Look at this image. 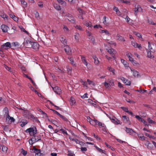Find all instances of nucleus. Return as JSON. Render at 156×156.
Listing matches in <instances>:
<instances>
[{"mask_svg":"<svg viewBox=\"0 0 156 156\" xmlns=\"http://www.w3.org/2000/svg\"><path fill=\"white\" fill-rule=\"evenodd\" d=\"M22 154L23 155H26L27 154V151H25L24 150H23V149H22Z\"/></svg>","mask_w":156,"mask_h":156,"instance_id":"nucleus-60","label":"nucleus"},{"mask_svg":"<svg viewBox=\"0 0 156 156\" xmlns=\"http://www.w3.org/2000/svg\"><path fill=\"white\" fill-rule=\"evenodd\" d=\"M32 45V46L31 47H32L35 51H37L39 49V45L38 43L33 42Z\"/></svg>","mask_w":156,"mask_h":156,"instance_id":"nucleus-11","label":"nucleus"},{"mask_svg":"<svg viewBox=\"0 0 156 156\" xmlns=\"http://www.w3.org/2000/svg\"><path fill=\"white\" fill-rule=\"evenodd\" d=\"M122 119L125 122H127L129 120V118L127 117L126 115H124L122 116Z\"/></svg>","mask_w":156,"mask_h":156,"instance_id":"nucleus-35","label":"nucleus"},{"mask_svg":"<svg viewBox=\"0 0 156 156\" xmlns=\"http://www.w3.org/2000/svg\"><path fill=\"white\" fill-rule=\"evenodd\" d=\"M75 28L79 30L83 31V29L82 28V27L79 25H76L75 27Z\"/></svg>","mask_w":156,"mask_h":156,"instance_id":"nucleus-36","label":"nucleus"},{"mask_svg":"<svg viewBox=\"0 0 156 156\" xmlns=\"http://www.w3.org/2000/svg\"><path fill=\"white\" fill-rule=\"evenodd\" d=\"M93 58L94 60V63L96 65H98L99 63V61L98 58L95 56H93Z\"/></svg>","mask_w":156,"mask_h":156,"instance_id":"nucleus-27","label":"nucleus"},{"mask_svg":"<svg viewBox=\"0 0 156 156\" xmlns=\"http://www.w3.org/2000/svg\"><path fill=\"white\" fill-rule=\"evenodd\" d=\"M25 132L26 133H29L30 135L33 136L32 137L34 142L35 143L41 140V137L40 136H36L35 134L37 133V130L36 127H31L27 129Z\"/></svg>","mask_w":156,"mask_h":156,"instance_id":"nucleus-1","label":"nucleus"},{"mask_svg":"<svg viewBox=\"0 0 156 156\" xmlns=\"http://www.w3.org/2000/svg\"><path fill=\"white\" fill-rule=\"evenodd\" d=\"M92 135L95 137L97 140H100V138L98 135H96L95 134L93 133Z\"/></svg>","mask_w":156,"mask_h":156,"instance_id":"nucleus-64","label":"nucleus"},{"mask_svg":"<svg viewBox=\"0 0 156 156\" xmlns=\"http://www.w3.org/2000/svg\"><path fill=\"white\" fill-rule=\"evenodd\" d=\"M138 137L142 140H145L146 137L144 136H139V134L137 133Z\"/></svg>","mask_w":156,"mask_h":156,"instance_id":"nucleus-44","label":"nucleus"},{"mask_svg":"<svg viewBox=\"0 0 156 156\" xmlns=\"http://www.w3.org/2000/svg\"><path fill=\"white\" fill-rule=\"evenodd\" d=\"M68 59H69L70 63L73 65L75 66L76 64L73 61V58L72 57H69L68 58Z\"/></svg>","mask_w":156,"mask_h":156,"instance_id":"nucleus-24","label":"nucleus"},{"mask_svg":"<svg viewBox=\"0 0 156 156\" xmlns=\"http://www.w3.org/2000/svg\"><path fill=\"white\" fill-rule=\"evenodd\" d=\"M81 151H86L87 150V149L86 147H81L80 148Z\"/></svg>","mask_w":156,"mask_h":156,"instance_id":"nucleus-59","label":"nucleus"},{"mask_svg":"<svg viewBox=\"0 0 156 156\" xmlns=\"http://www.w3.org/2000/svg\"><path fill=\"white\" fill-rule=\"evenodd\" d=\"M125 131L128 133H129L130 135H135L136 133L132 129L125 127Z\"/></svg>","mask_w":156,"mask_h":156,"instance_id":"nucleus-10","label":"nucleus"},{"mask_svg":"<svg viewBox=\"0 0 156 156\" xmlns=\"http://www.w3.org/2000/svg\"><path fill=\"white\" fill-rule=\"evenodd\" d=\"M87 82L88 83V84L89 85H92L93 86H95V84L92 81L90 80L89 79H88L87 80Z\"/></svg>","mask_w":156,"mask_h":156,"instance_id":"nucleus-30","label":"nucleus"},{"mask_svg":"<svg viewBox=\"0 0 156 156\" xmlns=\"http://www.w3.org/2000/svg\"><path fill=\"white\" fill-rule=\"evenodd\" d=\"M108 43L111 45H114L115 46H116V43L114 42V41H110Z\"/></svg>","mask_w":156,"mask_h":156,"instance_id":"nucleus-63","label":"nucleus"},{"mask_svg":"<svg viewBox=\"0 0 156 156\" xmlns=\"http://www.w3.org/2000/svg\"><path fill=\"white\" fill-rule=\"evenodd\" d=\"M1 28L3 32H6L8 31V26L5 25H2L1 26Z\"/></svg>","mask_w":156,"mask_h":156,"instance_id":"nucleus-17","label":"nucleus"},{"mask_svg":"<svg viewBox=\"0 0 156 156\" xmlns=\"http://www.w3.org/2000/svg\"><path fill=\"white\" fill-rule=\"evenodd\" d=\"M134 34L136 35L139 38H141L142 37V35L140 33L136 32H134Z\"/></svg>","mask_w":156,"mask_h":156,"instance_id":"nucleus-53","label":"nucleus"},{"mask_svg":"<svg viewBox=\"0 0 156 156\" xmlns=\"http://www.w3.org/2000/svg\"><path fill=\"white\" fill-rule=\"evenodd\" d=\"M20 28L21 31H22L25 33L27 34H29V33L27 30H26L23 27H20Z\"/></svg>","mask_w":156,"mask_h":156,"instance_id":"nucleus-46","label":"nucleus"},{"mask_svg":"<svg viewBox=\"0 0 156 156\" xmlns=\"http://www.w3.org/2000/svg\"><path fill=\"white\" fill-rule=\"evenodd\" d=\"M124 83L126 85H130L131 84V82L129 80L126 79Z\"/></svg>","mask_w":156,"mask_h":156,"instance_id":"nucleus-45","label":"nucleus"},{"mask_svg":"<svg viewBox=\"0 0 156 156\" xmlns=\"http://www.w3.org/2000/svg\"><path fill=\"white\" fill-rule=\"evenodd\" d=\"M68 155L69 156H74V154H73V153L70 151H68Z\"/></svg>","mask_w":156,"mask_h":156,"instance_id":"nucleus-58","label":"nucleus"},{"mask_svg":"<svg viewBox=\"0 0 156 156\" xmlns=\"http://www.w3.org/2000/svg\"><path fill=\"white\" fill-rule=\"evenodd\" d=\"M60 40L61 42L64 44V45L66 44L67 41L65 38H64L63 37H61L60 39Z\"/></svg>","mask_w":156,"mask_h":156,"instance_id":"nucleus-34","label":"nucleus"},{"mask_svg":"<svg viewBox=\"0 0 156 156\" xmlns=\"http://www.w3.org/2000/svg\"><path fill=\"white\" fill-rule=\"evenodd\" d=\"M58 2V3L60 4H61L62 5H63V6H65L66 5V2L63 1L62 0H57Z\"/></svg>","mask_w":156,"mask_h":156,"instance_id":"nucleus-33","label":"nucleus"},{"mask_svg":"<svg viewBox=\"0 0 156 156\" xmlns=\"http://www.w3.org/2000/svg\"><path fill=\"white\" fill-rule=\"evenodd\" d=\"M100 32L101 33H105L106 35H109V32L107 30H100Z\"/></svg>","mask_w":156,"mask_h":156,"instance_id":"nucleus-37","label":"nucleus"},{"mask_svg":"<svg viewBox=\"0 0 156 156\" xmlns=\"http://www.w3.org/2000/svg\"><path fill=\"white\" fill-rule=\"evenodd\" d=\"M29 143L30 144L32 145L33 144L35 143V142H34V140L32 139V138L31 139H30L29 140Z\"/></svg>","mask_w":156,"mask_h":156,"instance_id":"nucleus-55","label":"nucleus"},{"mask_svg":"<svg viewBox=\"0 0 156 156\" xmlns=\"http://www.w3.org/2000/svg\"><path fill=\"white\" fill-rule=\"evenodd\" d=\"M66 18L72 23H74L75 21L74 17L72 15L69 14H67L66 15Z\"/></svg>","mask_w":156,"mask_h":156,"instance_id":"nucleus-8","label":"nucleus"},{"mask_svg":"<svg viewBox=\"0 0 156 156\" xmlns=\"http://www.w3.org/2000/svg\"><path fill=\"white\" fill-rule=\"evenodd\" d=\"M147 120L149 123L151 124H155L156 123L155 121L151 119L150 118H148L147 119Z\"/></svg>","mask_w":156,"mask_h":156,"instance_id":"nucleus-29","label":"nucleus"},{"mask_svg":"<svg viewBox=\"0 0 156 156\" xmlns=\"http://www.w3.org/2000/svg\"><path fill=\"white\" fill-rule=\"evenodd\" d=\"M104 84L105 86L107 88H108L109 87L111 86V85H110V84L108 83H107L106 81H105Z\"/></svg>","mask_w":156,"mask_h":156,"instance_id":"nucleus-42","label":"nucleus"},{"mask_svg":"<svg viewBox=\"0 0 156 156\" xmlns=\"http://www.w3.org/2000/svg\"><path fill=\"white\" fill-rule=\"evenodd\" d=\"M131 44L135 48H138L139 49H140L142 48L141 44H138L134 41H131Z\"/></svg>","mask_w":156,"mask_h":156,"instance_id":"nucleus-12","label":"nucleus"},{"mask_svg":"<svg viewBox=\"0 0 156 156\" xmlns=\"http://www.w3.org/2000/svg\"><path fill=\"white\" fill-rule=\"evenodd\" d=\"M133 75L135 77H138L140 76L139 75V73L136 70H134Z\"/></svg>","mask_w":156,"mask_h":156,"instance_id":"nucleus-31","label":"nucleus"},{"mask_svg":"<svg viewBox=\"0 0 156 156\" xmlns=\"http://www.w3.org/2000/svg\"><path fill=\"white\" fill-rule=\"evenodd\" d=\"M53 6L55 8L58 10H59L61 9L60 6L57 4H53Z\"/></svg>","mask_w":156,"mask_h":156,"instance_id":"nucleus-32","label":"nucleus"},{"mask_svg":"<svg viewBox=\"0 0 156 156\" xmlns=\"http://www.w3.org/2000/svg\"><path fill=\"white\" fill-rule=\"evenodd\" d=\"M12 45L15 47H18L19 46V43L17 42H13L12 43Z\"/></svg>","mask_w":156,"mask_h":156,"instance_id":"nucleus-47","label":"nucleus"},{"mask_svg":"<svg viewBox=\"0 0 156 156\" xmlns=\"http://www.w3.org/2000/svg\"><path fill=\"white\" fill-rule=\"evenodd\" d=\"M11 45L10 42H8L2 45V47L4 50L7 49L8 48H10Z\"/></svg>","mask_w":156,"mask_h":156,"instance_id":"nucleus-7","label":"nucleus"},{"mask_svg":"<svg viewBox=\"0 0 156 156\" xmlns=\"http://www.w3.org/2000/svg\"><path fill=\"white\" fill-rule=\"evenodd\" d=\"M78 11L80 14L83 15L84 13V11L82 9L80 8H79L78 9Z\"/></svg>","mask_w":156,"mask_h":156,"instance_id":"nucleus-57","label":"nucleus"},{"mask_svg":"<svg viewBox=\"0 0 156 156\" xmlns=\"http://www.w3.org/2000/svg\"><path fill=\"white\" fill-rule=\"evenodd\" d=\"M147 22L149 24L153 25H155V23H154V22L152 20H147Z\"/></svg>","mask_w":156,"mask_h":156,"instance_id":"nucleus-54","label":"nucleus"},{"mask_svg":"<svg viewBox=\"0 0 156 156\" xmlns=\"http://www.w3.org/2000/svg\"><path fill=\"white\" fill-rule=\"evenodd\" d=\"M4 67L6 70L12 73L14 75L15 74V72L14 70L10 67H8L5 65H4Z\"/></svg>","mask_w":156,"mask_h":156,"instance_id":"nucleus-16","label":"nucleus"},{"mask_svg":"<svg viewBox=\"0 0 156 156\" xmlns=\"http://www.w3.org/2000/svg\"><path fill=\"white\" fill-rule=\"evenodd\" d=\"M79 37L80 35L79 34L77 33H76L75 35L74 36L75 38L76 41L77 42L79 41Z\"/></svg>","mask_w":156,"mask_h":156,"instance_id":"nucleus-38","label":"nucleus"},{"mask_svg":"<svg viewBox=\"0 0 156 156\" xmlns=\"http://www.w3.org/2000/svg\"><path fill=\"white\" fill-rule=\"evenodd\" d=\"M70 101V102L72 103V105H73L75 103L76 101L72 97L71 98Z\"/></svg>","mask_w":156,"mask_h":156,"instance_id":"nucleus-56","label":"nucleus"},{"mask_svg":"<svg viewBox=\"0 0 156 156\" xmlns=\"http://www.w3.org/2000/svg\"><path fill=\"white\" fill-rule=\"evenodd\" d=\"M59 116L64 121L66 122H67L68 121V119L65 116H64L60 115Z\"/></svg>","mask_w":156,"mask_h":156,"instance_id":"nucleus-43","label":"nucleus"},{"mask_svg":"<svg viewBox=\"0 0 156 156\" xmlns=\"http://www.w3.org/2000/svg\"><path fill=\"white\" fill-rule=\"evenodd\" d=\"M148 50H147V57L149 58H153L154 57V53L155 52L154 48L155 47V45L153 43H150L148 42Z\"/></svg>","mask_w":156,"mask_h":156,"instance_id":"nucleus-2","label":"nucleus"},{"mask_svg":"<svg viewBox=\"0 0 156 156\" xmlns=\"http://www.w3.org/2000/svg\"><path fill=\"white\" fill-rule=\"evenodd\" d=\"M121 108L124 111L127 112H129V111L128 110V108L125 107H121Z\"/></svg>","mask_w":156,"mask_h":156,"instance_id":"nucleus-48","label":"nucleus"},{"mask_svg":"<svg viewBox=\"0 0 156 156\" xmlns=\"http://www.w3.org/2000/svg\"><path fill=\"white\" fill-rule=\"evenodd\" d=\"M0 148L4 153H6L8 149L7 147L3 145H1L0 146Z\"/></svg>","mask_w":156,"mask_h":156,"instance_id":"nucleus-18","label":"nucleus"},{"mask_svg":"<svg viewBox=\"0 0 156 156\" xmlns=\"http://www.w3.org/2000/svg\"><path fill=\"white\" fill-rule=\"evenodd\" d=\"M48 120L49 122H51L52 124H54L55 125L58 127V126L57 125L58 122H57V121H56V120H53V119H48Z\"/></svg>","mask_w":156,"mask_h":156,"instance_id":"nucleus-26","label":"nucleus"},{"mask_svg":"<svg viewBox=\"0 0 156 156\" xmlns=\"http://www.w3.org/2000/svg\"><path fill=\"white\" fill-rule=\"evenodd\" d=\"M142 10V8L140 6H138L137 8H136L134 10V14L136 16L137 14V12Z\"/></svg>","mask_w":156,"mask_h":156,"instance_id":"nucleus-22","label":"nucleus"},{"mask_svg":"<svg viewBox=\"0 0 156 156\" xmlns=\"http://www.w3.org/2000/svg\"><path fill=\"white\" fill-rule=\"evenodd\" d=\"M96 125L98 124L99 126H101L102 127H105V124L104 123H102L101 122H100L97 120H96Z\"/></svg>","mask_w":156,"mask_h":156,"instance_id":"nucleus-25","label":"nucleus"},{"mask_svg":"<svg viewBox=\"0 0 156 156\" xmlns=\"http://www.w3.org/2000/svg\"><path fill=\"white\" fill-rule=\"evenodd\" d=\"M33 152L35 153V156H42L43 154L41 153V150L40 149L36 148L35 147H33Z\"/></svg>","mask_w":156,"mask_h":156,"instance_id":"nucleus-5","label":"nucleus"},{"mask_svg":"<svg viewBox=\"0 0 156 156\" xmlns=\"http://www.w3.org/2000/svg\"><path fill=\"white\" fill-rule=\"evenodd\" d=\"M89 118V122L93 126H95L96 125V120H97L96 119H94V120H93L90 118V117Z\"/></svg>","mask_w":156,"mask_h":156,"instance_id":"nucleus-21","label":"nucleus"},{"mask_svg":"<svg viewBox=\"0 0 156 156\" xmlns=\"http://www.w3.org/2000/svg\"><path fill=\"white\" fill-rule=\"evenodd\" d=\"M126 56L129 59V58H130L131 57H132V54L129 52H126Z\"/></svg>","mask_w":156,"mask_h":156,"instance_id":"nucleus-50","label":"nucleus"},{"mask_svg":"<svg viewBox=\"0 0 156 156\" xmlns=\"http://www.w3.org/2000/svg\"><path fill=\"white\" fill-rule=\"evenodd\" d=\"M33 42L29 40H26L24 42V44L25 46L27 48H30L32 45Z\"/></svg>","mask_w":156,"mask_h":156,"instance_id":"nucleus-9","label":"nucleus"},{"mask_svg":"<svg viewBox=\"0 0 156 156\" xmlns=\"http://www.w3.org/2000/svg\"><path fill=\"white\" fill-rule=\"evenodd\" d=\"M129 60L131 62L133 65H136L137 64V62L134 60L133 58L132 57L130 58H129Z\"/></svg>","mask_w":156,"mask_h":156,"instance_id":"nucleus-28","label":"nucleus"},{"mask_svg":"<svg viewBox=\"0 0 156 156\" xmlns=\"http://www.w3.org/2000/svg\"><path fill=\"white\" fill-rule=\"evenodd\" d=\"M120 2L123 3H126L127 4H129L130 3V2L129 1L122 0L120 1Z\"/></svg>","mask_w":156,"mask_h":156,"instance_id":"nucleus-49","label":"nucleus"},{"mask_svg":"<svg viewBox=\"0 0 156 156\" xmlns=\"http://www.w3.org/2000/svg\"><path fill=\"white\" fill-rule=\"evenodd\" d=\"M116 39L117 40L121 42H125L126 40L124 37L119 34H118L116 36Z\"/></svg>","mask_w":156,"mask_h":156,"instance_id":"nucleus-14","label":"nucleus"},{"mask_svg":"<svg viewBox=\"0 0 156 156\" xmlns=\"http://www.w3.org/2000/svg\"><path fill=\"white\" fill-rule=\"evenodd\" d=\"M105 145H106L107 147L110 148L112 151L114 150L115 149L113 147L107 144V143H105Z\"/></svg>","mask_w":156,"mask_h":156,"instance_id":"nucleus-51","label":"nucleus"},{"mask_svg":"<svg viewBox=\"0 0 156 156\" xmlns=\"http://www.w3.org/2000/svg\"><path fill=\"white\" fill-rule=\"evenodd\" d=\"M83 24L86 26L87 27H89V30H90L92 29L91 23L89 21H85L83 23Z\"/></svg>","mask_w":156,"mask_h":156,"instance_id":"nucleus-15","label":"nucleus"},{"mask_svg":"<svg viewBox=\"0 0 156 156\" xmlns=\"http://www.w3.org/2000/svg\"><path fill=\"white\" fill-rule=\"evenodd\" d=\"M65 48L64 50L66 51V53L68 55L72 54V50L69 46L67 45H64Z\"/></svg>","mask_w":156,"mask_h":156,"instance_id":"nucleus-6","label":"nucleus"},{"mask_svg":"<svg viewBox=\"0 0 156 156\" xmlns=\"http://www.w3.org/2000/svg\"><path fill=\"white\" fill-rule=\"evenodd\" d=\"M106 49L107 51L111 55L112 57L115 58V54L116 52L115 50L111 47H107Z\"/></svg>","mask_w":156,"mask_h":156,"instance_id":"nucleus-4","label":"nucleus"},{"mask_svg":"<svg viewBox=\"0 0 156 156\" xmlns=\"http://www.w3.org/2000/svg\"><path fill=\"white\" fill-rule=\"evenodd\" d=\"M21 3L22 5V6L24 8L27 7V3L24 0H22L21 1Z\"/></svg>","mask_w":156,"mask_h":156,"instance_id":"nucleus-39","label":"nucleus"},{"mask_svg":"<svg viewBox=\"0 0 156 156\" xmlns=\"http://www.w3.org/2000/svg\"><path fill=\"white\" fill-rule=\"evenodd\" d=\"M136 118L138 119L139 121H141L142 120V119H142L141 117L139 116V115H136L135 116Z\"/></svg>","mask_w":156,"mask_h":156,"instance_id":"nucleus-61","label":"nucleus"},{"mask_svg":"<svg viewBox=\"0 0 156 156\" xmlns=\"http://www.w3.org/2000/svg\"><path fill=\"white\" fill-rule=\"evenodd\" d=\"M27 123V120L24 119L22 120L20 122V125L22 127H24Z\"/></svg>","mask_w":156,"mask_h":156,"instance_id":"nucleus-19","label":"nucleus"},{"mask_svg":"<svg viewBox=\"0 0 156 156\" xmlns=\"http://www.w3.org/2000/svg\"><path fill=\"white\" fill-rule=\"evenodd\" d=\"M54 92L57 94H60L61 92V90L59 87L58 86L52 87Z\"/></svg>","mask_w":156,"mask_h":156,"instance_id":"nucleus-13","label":"nucleus"},{"mask_svg":"<svg viewBox=\"0 0 156 156\" xmlns=\"http://www.w3.org/2000/svg\"><path fill=\"white\" fill-rule=\"evenodd\" d=\"M121 61L123 63V64L125 67H129L128 64L127 63V62H126L125 60H124L123 59H121Z\"/></svg>","mask_w":156,"mask_h":156,"instance_id":"nucleus-40","label":"nucleus"},{"mask_svg":"<svg viewBox=\"0 0 156 156\" xmlns=\"http://www.w3.org/2000/svg\"><path fill=\"white\" fill-rule=\"evenodd\" d=\"M81 60L83 62L85 65H86V66H87L88 63L87 62L85 57L82 55L81 56Z\"/></svg>","mask_w":156,"mask_h":156,"instance_id":"nucleus-20","label":"nucleus"},{"mask_svg":"<svg viewBox=\"0 0 156 156\" xmlns=\"http://www.w3.org/2000/svg\"><path fill=\"white\" fill-rule=\"evenodd\" d=\"M59 130L61 131L62 133L64 134H66V135H68V134L66 131H65L64 129H60Z\"/></svg>","mask_w":156,"mask_h":156,"instance_id":"nucleus-52","label":"nucleus"},{"mask_svg":"<svg viewBox=\"0 0 156 156\" xmlns=\"http://www.w3.org/2000/svg\"><path fill=\"white\" fill-rule=\"evenodd\" d=\"M5 109L6 110V111L5 112V116L6 117V120L8 121L9 122V121L11 122H14L15 120L13 117L10 116L9 114L8 111L7 110V108H5Z\"/></svg>","mask_w":156,"mask_h":156,"instance_id":"nucleus-3","label":"nucleus"},{"mask_svg":"<svg viewBox=\"0 0 156 156\" xmlns=\"http://www.w3.org/2000/svg\"><path fill=\"white\" fill-rule=\"evenodd\" d=\"M80 82L84 86H85L87 88H88V87L87 85V82L83 81V80H80Z\"/></svg>","mask_w":156,"mask_h":156,"instance_id":"nucleus-41","label":"nucleus"},{"mask_svg":"<svg viewBox=\"0 0 156 156\" xmlns=\"http://www.w3.org/2000/svg\"><path fill=\"white\" fill-rule=\"evenodd\" d=\"M95 147H96V149L100 152L101 153H104L106 155L107 154V153L106 151H105L104 150H102V149L99 148L97 146H95Z\"/></svg>","mask_w":156,"mask_h":156,"instance_id":"nucleus-23","label":"nucleus"},{"mask_svg":"<svg viewBox=\"0 0 156 156\" xmlns=\"http://www.w3.org/2000/svg\"><path fill=\"white\" fill-rule=\"evenodd\" d=\"M110 72H112V74L113 75H115V70L114 69L111 68L109 70Z\"/></svg>","mask_w":156,"mask_h":156,"instance_id":"nucleus-62","label":"nucleus"}]
</instances>
